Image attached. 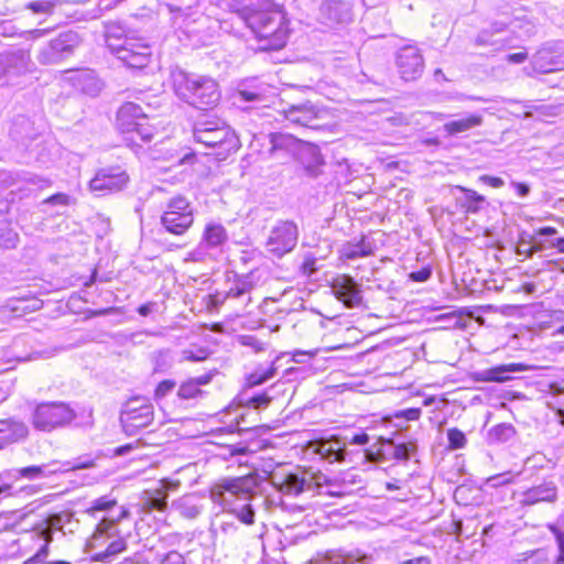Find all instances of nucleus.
Returning a JSON list of instances; mask_svg holds the SVG:
<instances>
[{
	"label": "nucleus",
	"mask_w": 564,
	"mask_h": 564,
	"mask_svg": "<svg viewBox=\"0 0 564 564\" xmlns=\"http://www.w3.org/2000/svg\"><path fill=\"white\" fill-rule=\"evenodd\" d=\"M238 15L258 39L261 51H278L286 44L288 21L272 0H250Z\"/></svg>",
	"instance_id": "f257e3e1"
},
{
	"label": "nucleus",
	"mask_w": 564,
	"mask_h": 564,
	"mask_svg": "<svg viewBox=\"0 0 564 564\" xmlns=\"http://www.w3.org/2000/svg\"><path fill=\"white\" fill-rule=\"evenodd\" d=\"M257 475L225 478L212 487L210 498L242 523L250 525L254 522V509L250 501L257 495Z\"/></svg>",
	"instance_id": "f03ea898"
},
{
	"label": "nucleus",
	"mask_w": 564,
	"mask_h": 564,
	"mask_svg": "<svg viewBox=\"0 0 564 564\" xmlns=\"http://www.w3.org/2000/svg\"><path fill=\"white\" fill-rule=\"evenodd\" d=\"M172 80L175 95L197 109L214 108L220 100L218 84L209 76L178 69L172 73Z\"/></svg>",
	"instance_id": "7ed1b4c3"
},
{
	"label": "nucleus",
	"mask_w": 564,
	"mask_h": 564,
	"mask_svg": "<svg viewBox=\"0 0 564 564\" xmlns=\"http://www.w3.org/2000/svg\"><path fill=\"white\" fill-rule=\"evenodd\" d=\"M272 485L283 495L297 497L305 492L341 496V484L322 473L300 469L286 475H273Z\"/></svg>",
	"instance_id": "20e7f679"
},
{
	"label": "nucleus",
	"mask_w": 564,
	"mask_h": 564,
	"mask_svg": "<svg viewBox=\"0 0 564 564\" xmlns=\"http://www.w3.org/2000/svg\"><path fill=\"white\" fill-rule=\"evenodd\" d=\"M193 138L207 149H219L217 155H226L238 149L235 132L217 117L199 119L194 126Z\"/></svg>",
	"instance_id": "39448f33"
},
{
	"label": "nucleus",
	"mask_w": 564,
	"mask_h": 564,
	"mask_svg": "<svg viewBox=\"0 0 564 564\" xmlns=\"http://www.w3.org/2000/svg\"><path fill=\"white\" fill-rule=\"evenodd\" d=\"M76 417L75 410L66 402H43L35 406L32 424L39 431L52 432L70 425Z\"/></svg>",
	"instance_id": "423d86ee"
},
{
	"label": "nucleus",
	"mask_w": 564,
	"mask_h": 564,
	"mask_svg": "<svg viewBox=\"0 0 564 564\" xmlns=\"http://www.w3.org/2000/svg\"><path fill=\"white\" fill-rule=\"evenodd\" d=\"M193 223L194 208L185 196L177 195L167 200L160 218V224L166 232L183 236Z\"/></svg>",
	"instance_id": "0eeeda50"
},
{
	"label": "nucleus",
	"mask_w": 564,
	"mask_h": 564,
	"mask_svg": "<svg viewBox=\"0 0 564 564\" xmlns=\"http://www.w3.org/2000/svg\"><path fill=\"white\" fill-rule=\"evenodd\" d=\"M369 442V435L365 432L352 437L332 436L315 441L311 447L315 454L328 463H344L350 453L347 445H366Z\"/></svg>",
	"instance_id": "6e6552de"
},
{
	"label": "nucleus",
	"mask_w": 564,
	"mask_h": 564,
	"mask_svg": "<svg viewBox=\"0 0 564 564\" xmlns=\"http://www.w3.org/2000/svg\"><path fill=\"white\" fill-rule=\"evenodd\" d=\"M153 417V405L140 397L128 400L120 413V422L127 435H134L141 429L149 426Z\"/></svg>",
	"instance_id": "1a4fd4ad"
},
{
	"label": "nucleus",
	"mask_w": 564,
	"mask_h": 564,
	"mask_svg": "<svg viewBox=\"0 0 564 564\" xmlns=\"http://www.w3.org/2000/svg\"><path fill=\"white\" fill-rule=\"evenodd\" d=\"M300 231L293 220H278L269 231L265 249L276 258L294 250L297 245Z\"/></svg>",
	"instance_id": "9d476101"
},
{
	"label": "nucleus",
	"mask_w": 564,
	"mask_h": 564,
	"mask_svg": "<svg viewBox=\"0 0 564 564\" xmlns=\"http://www.w3.org/2000/svg\"><path fill=\"white\" fill-rule=\"evenodd\" d=\"M80 43L82 39L77 32H62L57 37L51 40L40 48L36 58L42 65L58 64L73 55L75 48H77Z\"/></svg>",
	"instance_id": "9b49d317"
},
{
	"label": "nucleus",
	"mask_w": 564,
	"mask_h": 564,
	"mask_svg": "<svg viewBox=\"0 0 564 564\" xmlns=\"http://www.w3.org/2000/svg\"><path fill=\"white\" fill-rule=\"evenodd\" d=\"M108 47L118 59L130 68H143L150 61L151 48L140 40L126 39L119 45L108 43Z\"/></svg>",
	"instance_id": "f8f14e48"
},
{
	"label": "nucleus",
	"mask_w": 564,
	"mask_h": 564,
	"mask_svg": "<svg viewBox=\"0 0 564 564\" xmlns=\"http://www.w3.org/2000/svg\"><path fill=\"white\" fill-rule=\"evenodd\" d=\"M95 466L93 459L77 458L75 462H52L43 465H33L23 468H19L20 479L26 478L30 480L46 478L57 473H64L77 469H88Z\"/></svg>",
	"instance_id": "ddd939ff"
},
{
	"label": "nucleus",
	"mask_w": 564,
	"mask_h": 564,
	"mask_svg": "<svg viewBox=\"0 0 564 564\" xmlns=\"http://www.w3.org/2000/svg\"><path fill=\"white\" fill-rule=\"evenodd\" d=\"M31 57L28 51L17 48L0 53V82L10 84L14 78L30 70Z\"/></svg>",
	"instance_id": "4468645a"
},
{
	"label": "nucleus",
	"mask_w": 564,
	"mask_h": 564,
	"mask_svg": "<svg viewBox=\"0 0 564 564\" xmlns=\"http://www.w3.org/2000/svg\"><path fill=\"white\" fill-rule=\"evenodd\" d=\"M395 66L405 82L420 78L424 70V58L414 45H404L395 53Z\"/></svg>",
	"instance_id": "2eb2a0df"
},
{
	"label": "nucleus",
	"mask_w": 564,
	"mask_h": 564,
	"mask_svg": "<svg viewBox=\"0 0 564 564\" xmlns=\"http://www.w3.org/2000/svg\"><path fill=\"white\" fill-rule=\"evenodd\" d=\"M321 111V108L312 101H305L289 105L281 110V115L291 127L316 129Z\"/></svg>",
	"instance_id": "dca6fc26"
},
{
	"label": "nucleus",
	"mask_w": 564,
	"mask_h": 564,
	"mask_svg": "<svg viewBox=\"0 0 564 564\" xmlns=\"http://www.w3.org/2000/svg\"><path fill=\"white\" fill-rule=\"evenodd\" d=\"M330 289L335 297L347 308H356L362 305L364 296L361 285L348 274H339L330 282Z\"/></svg>",
	"instance_id": "f3484780"
},
{
	"label": "nucleus",
	"mask_w": 564,
	"mask_h": 564,
	"mask_svg": "<svg viewBox=\"0 0 564 564\" xmlns=\"http://www.w3.org/2000/svg\"><path fill=\"white\" fill-rule=\"evenodd\" d=\"M534 73L549 74L564 69V46L560 44L545 45L531 59Z\"/></svg>",
	"instance_id": "a211bd4d"
},
{
	"label": "nucleus",
	"mask_w": 564,
	"mask_h": 564,
	"mask_svg": "<svg viewBox=\"0 0 564 564\" xmlns=\"http://www.w3.org/2000/svg\"><path fill=\"white\" fill-rule=\"evenodd\" d=\"M129 176L120 167H108L99 170L90 181L89 187L93 192H119L123 189Z\"/></svg>",
	"instance_id": "6ab92c4d"
},
{
	"label": "nucleus",
	"mask_w": 564,
	"mask_h": 564,
	"mask_svg": "<svg viewBox=\"0 0 564 564\" xmlns=\"http://www.w3.org/2000/svg\"><path fill=\"white\" fill-rule=\"evenodd\" d=\"M558 487L553 477L543 479L520 495L521 506H534L538 503H553L557 500Z\"/></svg>",
	"instance_id": "aec40b11"
},
{
	"label": "nucleus",
	"mask_w": 564,
	"mask_h": 564,
	"mask_svg": "<svg viewBox=\"0 0 564 564\" xmlns=\"http://www.w3.org/2000/svg\"><path fill=\"white\" fill-rule=\"evenodd\" d=\"M317 19L326 26L347 23L351 20V8L341 0H325L319 7Z\"/></svg>",
	"instance_id": "412c9836"
},
{
	"label": "nucleus",
	"mask_w": 564,
	"mask_h": 564,
	"mask_svg": "<svg viewBox=\"0 0 564 564\" xmlns=\"http://www.w3.org/2000/svg\"><path fill=\"white\" fill-rule=\"evenodd\" d=\"M254 282L251 274L238 275L230 288L224 294L214 296L215 304H221L226 300H240L243 308L251 302L250 292L254 289Z\"/></svg>",
	"instance_id": "4be33fe9"
},
{
	"label": "nucleus",
	"mask_w": 564,
	"mask_h": 564,
	"mask_svg": "<svg viewBox=\"0 0 564 564\" xmlns=\"http://www.w3.org/2000/svg\"><path fill=\"white\" fill-rule=\"evenodd\" d=\"M148 115L143 108L134 102H124L117 112V126L122 133H131L142 120H147Z\"/></svg>",
	"instance_id": "5701e85b"
},
{
	"label": "nucleus",
	"mask_w": 564,
	"mask_h": 564,
	"mask_svg": "<svg viewBox=\"0 0 564 564\" xmlns=\"http://www.w3.org/2000/svg\"><path fill=\"white\" fill-rule=\"evenodd\" d=\"M296 155L308 175L317 176L319 174V169L324 165L325 161L317 145L302 141Z\"/></svg>",
	"instance_id": "b1692460"
},
{
	"label": "nucleus",
	"mask_w": 564,
	"mask_h": 564,
	"mask_svg": "<svg viewBox=\"0 0 564 564\" xmlns=\"http://www.w3.org/2000/svg\"><path fill=\"white\" fill-rule=\"evenodd\" d=\"M484 118L480 113H468L445 122L442 127L448 137H458L482 124Z\"/></svg>",
	"instance_id": "393cba45"
},
{
	"label": "nucleus",
	"mask_w": 564,
	"mask_h": 564,
	"mask_svg": "<svg viewBox=\"0 0 564 564\" xmlns=\"http://www.w3.org/2000/svg\"><path fill=\"white\" fill-rule=\"evenodd\" d=\"M28 426L14 419L0 420V448L24 440L28 436Z\"/></svg>",
	"instance_id": "a878e982"
},
{
	"label": "nucleus",
	"mask_w": 564,
	"mask_h": 564,
	"mask_svg": "<svg viewBox=\"0 0 564 564\" xmlns=\"http://www.w3.org/2000/svg\"><path fill=\"white\" fill-rule=\"evenodd\" d=\"M416 451L415 442L409 441L403 443H395L393 440H383L381 447L378 449V455L382 459L391 457L398 460L406 462L411 455Z\"/></svg>",
	"instance_id": "bb28decb"
},
{
	"label": "nucleus",
	"mask_w": 564,
	"mask_h": 564,
	"mask_svg": "<svg viewBox=\"0 0 564 564\" xmlns=\"http://www.w3.org/2000/svg\"><path fill=\"white\" fill-rule=\"evenodd\" d=\"M74 86L89 96H97L102 89V82L91 69H84L73 77Z\"/></svg>",
	"instance_id": "cd10ccee"
},
{
	"label": "nucleus",
	"mask_w": 564,
	"mask_h": 564,
	"mask_svg": "<svg viewBox=\"0 0 564 564\" xmlns=\"http://www.w3.org/2000/svg\"><path fill=\"white\" fill-rule=\"evenodd\" d=\"M506 30V24L502 22H495L489 29L482 30L476 37V45L478 46H492L494 50L499 51L506 46V40L497 37L496 35Z\"/></svg>",
	"instance_id": "c85d7f7f"
},
{
	"label": "nucleus",
	"mask_w": 564,
	"mask_h": 564,
	"mask_svg": "<svg viewBox=\"0 0 564 564\" xmlns=\"http://www.w3.org/2000/svg\"><path fill=\"white\" fill-rule=\"evenodd\" d=\"M456 188L463 193V196L457 197V204L465 213L477 214L484 208V205L486 204L485 196L464 186H456Z\"/></svg>",
	"instance_id": "c756f323"
},
{
	"label": "nucleus",
	"mask_w": 564,
	"mask_h": 564,
	"mask_svg": "<svg viewBox=\"0 0 564 564\" xmlns=\"http://www.w3.org/2000/svg\"><path fill=\"white\" fill-rule=\"evenodd\" d=\"M373 250V243L364 237L357 242L348 241L344 243L339 253L343 259L356 260L358 258L371 256Z\"/></svg>",
	"instance_id": "7c9ffc66"
},
{
	"label": "nucleus",
	"mask_w": 564,
	"mask_h": 564,
	"mask_svg": "<svg viewBox=\"0 0 564 564\" xmlns=\"http://www.w3.org/2000/svg\"><path fill=\"white\" fill-rule=\"evenodd\" d=\"M212 373H206L188 379L180 386L177 397L183 400H191L200 397L203 394L200 386L208 384L212 381Z\"/></svg>",
	"instance_id": "2f4dec72"
},
{
	"label": "nucleus",
	"mask_w": 564,
	"mask_h": 564,
	"mask_svg": "<svg viewBox=\"0 0 564 564\" xmlns=\"http://www.w3.org/2000/svg\"><path fill=\"white\" fill-rule=\"evenodd\" d=\"M228 240V234L220 224L210 223L206 225L203 232L200 248H218L224 246Z\"/></svg>",
	"instance_id": "473e14b6"
},
{
	"label": "nucleus",
	"mask_w": 564,
	"mask_h": 564,
	"mask_svg": "<svg viewBox=\"0 0 564 564\" xmlns=\"http://www.w3.org/2000/svg\"><path fill=\"white\" fill-rule=\"evenodd\" d=\"M367 555L343 550L330 551L325 556V564H369Z\"/></svg>",
	"instance_id": "72a5a7b5"
},
{
	"label": "nucleus",
	"mask_w": 564,
	"mask_h": 564,
	"mask_svg": "<svg viewBox=\"0 0 564 564\" xmlns=\"http://www.w3.org/2000/svg\"><path fill=\"white\" fill-rule=\"evenodd\" d=\"M270 152L273 154L276 151L284 150L288 152H297L301 140L294 138L292 134L274 132L270 133Z\"/></svg>",
	"instance_id": "f704fd0d"
},
{
	"label": "nucleus",
	"mask_w": 564,
	"mask_h": 564,
	"mask_svg": "<svg viewBox=\"0 0 564 564\" xmlns=\"http://www.w3.org/2000/svg\"><path fill=\"white\" fill-rule=\"evenodd\" d=\"M172 508L186 519H195L202 511V507L196 503V498L191 495L174 500Z\"/></svg>",
	"instance_id": "c9c22d12"
},
{
	"label": "nucleus",
	"mask_w": 564,
	"mask_h": 564,
	"mask_svg": "<svg viewBox=\"0 0 564 564\" xmlns=\"http://www.w3.org/2000/svg\"><path fill=\"white\" fill-rule=\"evenodd\" d=\"M128 510L121 507L118 516L112 518H102L96 528L94 538L97 539L98 535H107L108 538H110L118 534L117 523L121 519L128 517Z\"/></svg>",
	"instance_id": "e433bc0d"
},
{
	"label": "nucleus",
	"mask_w": 564,
	"mask_h": 564,
	"mask_svg": "<svg viewBox=\"0 0 564 564\" xmlns=\"http://www.w3.org/2000/svg\"><path fill=\"white\" fill-rule=\"evenodd\" d=\"M127 549V542L124 539L119 538L112 541L105 551L98 552L94 555V560L97 562L109 563L119 553Z\"/></svg>",
	"instance_id": "4c0bfd02"
},
{
	"label": "nucleus",
	"mask_w": 564,
	"mask_h": 564,
	"mask_svg": "<svg viewBox=\"0 0 564 564\" xmlns=\"http://www.w3.org/2000/svg\"><path fill=\"white\" fill-rule=\"evenodd\" d=\"M516 431L511 424L501 423L492 426L488 432L489 443H506L510 441Z\"/></svg>",
	"instance_id": "58836bf2"
},
{
	"label": "nucleus",
	"mask_w": 564,
	"mask_h": 564,
	"mask_svg": "<svg viewBox=\"0 0 564 564\" xmlns=\"http://www.w3.org/2000/svg\"><path fill=\"white\" fill-rule=\"evenodd\" d=\"M530 110L524 112V118L530 119L534 117L533 111L536 113V119L546 120L560 115L561 109L557 105H539V106H525Z\"/></svg>",
	"instance_id": "ea45409f"
},
{
	"label": "nucleus",
	"mask_w": 564,
	"mask_h": 564,
	"mask_svg": "<svg viewBox=\"0 0 564 564\" xmlns=\"http://www.w3.org/2000/svg\"><path fill=\"white\" fill-rule=\"evenodd\" d=\"M163 489H153L147 491V498L144 499V508L149 510L165 511L167 508V498L164 496Z\"/></svg>",
	"instance_id": "a19ab883"
},
{
	"label": "nucleus",
	"mask_w": 564,
	"mask_h": 564,
	"mask_svg": "<svg viewBox=\"0 0 564 564\" xmlns=\"http://www.w3.org/2000/svg\"><path fill=\"white\" fill-rule=\"evenodd\" d=\"M276 368L273 364L268 368L258 367L247 378L249 387L260 386L275 376Z\"/></svg>",
	"instance_id": "79ce46f5"
},
{
	"label": "nucleus",
	"mask_w": 564,
	"mask_h": 564,
	"mask_svg": "<svg viewBox=\"0 0 564 564\" xmlns=\"http://www.w3.org/2000/svg\"><path fill=\"white\" fill-rule=\"evenodd\" d=\"M519 369V365L500 366L485 370L480 376L482 381L502 382L509 379L506 376L507 372L516 371Z\"/></svg>",
	"instance_id": "37998d69"
},
{
	"label": "nucleus",
	"mask_w": 564,
	"mask_h": 564,
	"mask_svg": "<svg viewBox=\"0 0 564 564\" xmlns=\"http://www.w3.org/2000/svg\"><path fill=\"white\" fill-rule=\"evenodd\" d=\"M32 123L28 117L19 116L14 119L10 133L18 139H31Z\"/></svg>",
	"instance_id": "c03bdc74"
},
{
	"label": "nucleus",
	"mask_w": 564,
	"mask_h": 564,
	"mask_svg": "<svg viewBox=\"0 0 564 564\" xmlns=\"http://www.w3.org/2000/svg\"><path fill=\"white\" fill-rule=\"evenodd\" d=\"M153 370L155 372H166L173 365V357L170 349H161L153 354Z\"/></svg>",
	"instance_id": "a18cd8bd"
},
{
	"label": "nucleus",
	"mask_w": 564,
	"mask_h": 564,
	"mask_svg": "<svg viewBox=\"0 0 564 564\" xmlns=\"http://www.w3.org/2000/svg\"><path fill=\"white\" fill-rule=\"evenodd\" d=\"M19 468L7 469L0 473V496H10L12 486L20 479Z\"/></svg>",
	"instance_id": "49530a36"
},
{
	"label": "nucleus",
	"mask_w": 564,
	"mask_h": 564,
	"mask_svg": "<svg viewBox=\"0 0 564 564\" xmlns=\"http://www.w3.org/2000/svg\"><path fill=\"white\" fill-rule=\"evenodd\" d=\"M72 518H73V514L67 511L59 512V513H53L46 518V524L52 530L64 531L66 525L72 522Z\"/></svg>",
	"instance_id": "de8ad7c7"
},
{
	"label": "nucleus",
	"mask_w": 564,
	"mask_h": 564,
	"mask_svg": "<svg viewBox=\"0 0 564 564\" xmlns=\"http://www.w3.org/2000/svg\"><path fill=\"white\" fill-rule=\"evenodd\" d=\"M18 241V234L7 223H0V246L11 249L17 246Z\"/></svg>",
	"instance_id": "09e8293b"
},
{
	"label": "nucleus",
	"mask_w": 564,
	"mask_h": 564,
	"mask_svg": "<svg viewBox=\"0 0 564 564\" xmlns=\"http://www.w3.org/2000/svg\"><path fill=\"white\" fill-rule=\"evenodd\" d=\"M130 140L135 142L137 138H139L143 142H150L154 134V128L144 121H140L139 124L135 126L134 131L130 133Z\"/></svg>",
	"instance_id": "8fccbe9b"
},
{
	"label": "nucleus",
	"mask_w": 564,
	"mask_h": 564,
	"mask_svg": "<svg viewBox=\"0 0 564 564\" xmlns=\"http://www.w3.org/2000/svg\"><path fill=\"white\" fill-rule=\"evenodd\" d=\"M448 448L452 451L464 448L467 440L465 434L457 427L447 430Z\"/></svg>",
	"instance_id": "3c124183"
},
{
	"label": "nucleus",
	"mask_w": 564,
	"mask_h": 564,
	"mask_svg": "<svg viewBox=\"0 0 564 564\" xmlns=\"http://www.w3.org/2000/svg\"><path fill=\"white\" fill-rule=\"evenodd\" d=\"M521 471L514 473L512 470H508L501 474H497L488 478L487 482L491 487H500L506 486L514 481V479L520 476Z\"/></svg>",
	"instance_id": "603ef678"
},
{
	"label": "nucleus",
	"mask_w": 564,
	"mask_h": 564,
	"mask_svg": "<svg viewBox=\"0 0 564 564\" xmlns=\"http://www.w3.org/2000/svg\"><path fill=\"white\" fill-rule=\"evenodd\" d=\"M208 357V351L203 347H195L189 349H184L181 352L180 362L183 361H202Z\"/></svg>",
	"instance_id": "864d4df0"
},
{
	"label": "nucleus",
	"mask_w": 564,
	"mask_h": 564,
	"mask_svg": "<svg viewBox=\"0 0 564 564\" xmlns=\"http://www.w3.org/2000/svg\"><path fill=\"white\" fill-rule=\"evenodd\" d=\"M117 505L115 499L108 497H100L91 501V506L87 509V512L95 514L97 511H108Z\"/></svg>",
	"instance_id": "5fc2aeb1"
},
{
	"label": "nucleus",
	"mask_w": 564,
	"mask_h": 564,
	"mask_svg": "<svg viewBox=\"0 0 564 564\" xmlns=\"http://www.w3.org/2000/svg\"><path fill=\"white\" fill-rule=\"evenodd\" d=\"M22 176L19 172L0 170V186L8 188L15 185Z\"/></svg>",
	"instance_id": "6e6d98bb"
},
{
	"label": "nucleus",
	"mask_w": 564,
	"mask_h": 564,
	"mask_svg": "<svg viewBox=\"0 0 564 564\" xmlns=\"http://www.w3.org/2000/svg\"><path fill=\"white\" fill-rule=\"evenodd\" d=\"M175 386H176V382L171 379L161 381L154 391L155 399H158V400L163 399L164 397H166L169 393H171L173 391Z\"/></svg>",
	"instance_id": "4d7b16f0"
},
{
	"label": "nucleus",
	"mask_w": 564,
	"mask_h": 564,
	"mask_svg": "<svg viewBox=\"0 0 564 564\" xmlns=\"http://www.w3.org/2000/svg\"><path fill=\"white\" fill-rule=\"evenodd\" d=\"M239 343L242 346L251 347L254 351L264 350V343H262L260 339H258L253 335H241L239 337Z\"/></svg>",
	"instance_id": "13d9d810"
},
{
	"label": "nucleus",
	"mask_w": 564,
	"mask_h": 564,
	"mask_svg": "<svg viewBox=\"0 0 564 564\" xmlns=\"http://www.w3.org/2000/svg\"><path fill=\"white\" fill-rule=\"evenodd\" d=\"M72 204V198L67 194L56 193L44 200H42V205H61L68 206Z\"/></svg>",
	"instance_id": "bf43d9fd"
},
{
	"label": "nucleus",
	"mask_w": 564,
	"mask_h": 564,
	"mask_svg": "<svg viewBox=\"0 0 564 564\" xmlns=\"http://www.w3.org/2000/svg\"><path fill=\"white\" fill-rule=\"evenodd\" d=\"M271 401V397H269L265 392L259 393L256 395L250 397L247 400V404L249 406H252L253 409H263L269 405Z\"/></svg>",
	"instance_id": "052dcab7"
},
{
	"label": "nucleus",
	"mask_w": 564,
	"mask_h": 564,
	"mask_svg": "<svg viewBox=\"0 0 564 564\" xmlns=\"http://www.w3.org/2000/svg\"><path fill=\"white\" fill-rule=\"evenodd\" d=\"M239 96L245 101H262L264 99L262 91L257 89H240Z\"/></svg>",
	"instance_id": "680f3d73"
},
{
	"label": "nucleus",
	"mask_w": 564,
	"mask_h": 564,
	"mask_svg": "<svg viewBox=\"0 0 564 564\" xmlns=\"http://www.w3.org/2000/svg\"><path fill=\"white\" fill-rule=\"evenodd\" d=\"M159 564H185V557L177 551L167 552Z\"/></svg>",
	"instance_id": "e2e57ef3"
},
{
	"label": "nucleus",
	"mask_w": 564,
	"mask_h": 564,
	"mask_svg": "<svg viewBox=\"0 0 564 564\" xmlns=\"http://www.w3.org/2000/svg\"><path fill=\"white\" fill-rule=\"evenodd\" d=\"M516 252L519 256H524L525 258H532L534 253H533L531 241H527L523 238H521L517 245Z\"/></svg>",
	"instance_id": "0e129e2a"
},
{
	"label": "nucleus",
	"mask_w": 564,
	"mask_h": 564,
	"mask_svg": "<svg viewBox=\"0 0 564 564\" xmlns=\"http://www.w3.org/2000/svg\"><path fill=\"white\" fill-rule=\"evenodd\" d=\"M421 416V409L419 408H410L405 410H401L395 413V417H402L406 421H416Z\"/></svg>",
	"instance_id": "69168bd1"
},
{
	"label": "nucleus",
	"mask_w": 564,
	"mask_h": 564,
	"mask_svg": "<svg viewBox=\"0 0 564 564\" xmlns=\"http://www.w3.org/2000/svg\"><path fill=\"white\" fill-rule=\"evenodd\" d=\"M432 275V270L429 267L422 268L419 271H413L409 274L410 280L414 282H425Z\"/></svg>",
	"instance_id": "338daca9"
},
{
	"label": "nucleus",
	"mask_w": 564,
	"mask_h": 564,
	"mask_svg": "<svg viewBox=\"0 0 564 564\" xmlns=\"http://www.w3.org/2000/svg\"><path fill=\"white\" fill-rule=\"evenodd\" d=\"M554 533H555L556 543H557V547H558V555L555 560V563L564 564V533L558 530H555Z\"/></svg>",
	"instance_id": "774afa93"
}]
</instances>
